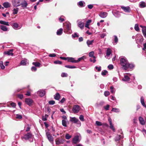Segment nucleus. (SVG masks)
Returning a JSON list of instances; mask_svg holds the SVG:
<instances>
[{
	"label": "nucleus",
	"mask_w": 146,
	"mask_h": 146,
	"mask_svg": "<svg viewBox=\"0 0 146 146\" xmlns=\"http://www.w3.org/2000/svg\"><path fill=\"white\" fill-rule=\"evenodd\" d=\"M139 120L140 123L141 124L144 125L145 124V121L143 117H139Z\"/></svg>",
	"instance_id": "21"
},
{
	"label": "nucleus",
	"mask_w": 146,
	"mask_h": 146,
	"mask_svg": "<svg viewBox=\"0 0 146 146\" xmlns=\"http://www.w3.org/2000/svg\"><path fill=\"white\" fill-rule=\"evenodd\" d=\"M32 64L33 65L35 66L36 67H39L40 64L38 62H33Z\"/></svg>",
	"instance_id": "32"
},
{
	"label": "nucleus",
	"mask_w": 146,
	"mask_h": 146,
	"mask_svg": "<svg viewBox=\"0 0 146 146\" xmlns=\"http://www.w3.org/2000/svg\"><path fill=\"white\" fill-rule=\"evenodd\" d=\"M13 49H11L8 51L7 52H4V53L6 54H7L9 56H13Z\"/></svg>",
	"instance_id": "17"
},
{
	"label": "nucleus",
	"mask_w": 146,
	"mask_h": 146,
	"mask_svg": "<svg viewBox=\"0 0 146 146\" xmlns=\"http://www.w3.org/2000/svg\"><path fill=\"white\" fill-rule=\"evenodd\" d=\"M111 53V50L110 49L108 48L107 50L106 54L107 56H109Z\"/></svg>",
	"instance_id": "33"
},
{
	"label": "nucleus",
	"mask_w": 146,
	"mask_h": 146,
	"mask_svg": "<svg viewBox=\"0 0 146 146\" xmlns=\"http://www.w3.org/2000/svg\"><path fill=\"white\" fill-rule=\"evenodd\" d=\"M108 68L110 70L112 69L113 68V66L112 64H110L108 66Z\"/></svg>",
	"instance_id": "54"
},
{
	"label": "nucleus",
	"mask_w": 146,
	"mask_h": 146,
	"mask_svg": "<svg viewBox=\"0 0 146 146\" xmlns=\"http://www.w3.org/2000/svg\"><path fill=\"white\" fill-rule=\"evenodd\" d=\"M10 105L11 106H12L13 107V108L15 107L16 106V104L14 102H11L10 103Z\"/></svg>",
	"instance_id": "62"
},
{
	"label": "nucleus",
	"mask_w": 146,
	"mask_h": 146,
	"mask_svg": "<svg viewBox=\"0 0 146 146\" xmlns=\"http://www.w3.org/2000/svg\"><path fill=\"white\" fill-rule=\"evenodd\" d=\"M108 14L106 12H102L100 13L99 15L101 18H104L107 17Z\"/></svg>",
	"instance_id": "14"
},
{
	"label": "nucleus",
	"mask_w": 146,
	"mask_h": 146,
	"mask_svg": "<svg viewBox=\"0 0 146 146\" xmlns=\"http://www.w3.org/2000/svg\"><path fill=\"white\" fill-rule=\"evenodd\" d=\"M28 5V3L25 0H22L20 6H21V7L23 8H25L27 7Z\"/></svg>",
	"instance_id": "9"
},
{
	"label": "nucleus",
	"mask_w": 146,
	"mask_h": 146,
	"mask_svg": "<svg viewBox=\"0 0 146 146\" xmlns=\"http://www.w3.org/2000/svg\"><path fill=\"white\" fill-rule=\"evenodd\" d=\"M121 9L123 11L126 12H130L131 11L130 8L129 7H125L124 6L121 7Z\"/></svg>",
	"instance_id": "11"
},
{
	"label": "nucleus",
	"mask_w": 146,
	"mask_h": 146,
	"mask_svg": "<svg viewBox=\"0 0 146 146\" xmlns=\"http://www.w3.org/2000/svg\"><path fill=\"white\" fill-rule=\"evenodd\" d=\"M54 63L55 64H61L62 62L59 60L56 61L54 62Z\"/></svg>",
	"instance_id": "56"
},
{
	"label": "nucleus",
	"mask_w": 146,
	"mask_h": 146,
	"mask_svg": "<svg viewBox=\"0 0 146 146\" xmlns=\"http://www.w3.org/2000/svg\"><path fill=\"white\" fill-rule=\"evenodd\" d=\"M72 36L74 38H75L76 37H78V36L76 33H75L74 34L72 35Z\"/></svg>",
	"instance_id": "63"
},
{
	"label": "nucleus",
	"mask_w": 146,
	"mask_h": 146,
	"mask_svg": "<svg viewBox=\"0 0 146 146\" xmlns=\"http://www.w3.org/2000/svg\"><path fill=\"white\" fill-rule=\"evenodd\" d=\"M67 60L69 62L73 63H76V62L74 58L72 57H67Z\"/></svg>",
	"instance_id": "18"
},
{
	"label": "nucleus",
	"mask_w": 146,
	"mask_h": 146,
	"mask_svg": "<svg viewBox=\"0 0 146 146\" xmlns=\"http://www.w3.org/2000/svg\"><path fill=\"white\" fill-rule=\"evenodd\" d=\"M16 118L17 119H21L22 118V117L21 115L17 114Z\"/></svg>",
	"instance_id": "59"
},
{
	"label": "nucleus",
	"mask_w": 146,
	"mask_h": 146,
	"mask_svg": "<svg viewBox=\"0 0 146 146\" xmlns=\"http://www.w3.org/2000/svg\"><path fill=\"white\" fill-rule=\"evenodd\" d=\"M22 0H12L11 3L12 5L14 7L20 6V4Z\"/></svg>",
	"instance_id": "2"
},
{
	"label": "nucleus",
	"mask_w": 146,
	"mask_h": 146,
	"mask_svg": "<svg viewBox=\"0 0 146 146\" xmlns=\"http://www.w3.org/2000/svg\"><path fill=\"white\" fill-rule=\"evenodd\" d=\"M135 40L137 42H142L143 40V36L140 34H137L136 36Z\"/></svg>",
	"instance_id": "5"
},
{
	"label": "nucleus",
	"mask_w": 146,
	"mask_h": 146,
	"mask_svg": "<svg viewBox=\"0 0 146 146\" xmlns=\"http://www.w3.org/2000/svg\"><path fill=\"white\" fill-rule=\"evenodd\" d=\"M130 78L127 75H125L124 77L122 79V80L124 81L128 82Z\"/></svg>",
	"instance_id": "19"
},
{
	"label": "nucleus",
	"mask_w": 146,
	"mask_h": 146,
	"mask_svg": "<svg viewBox=\"0 0 146 146\" xmlns=\"http://www.w3.org/2000/svg\"><path fill=\"white\" fill-rule=\"evenodd\" d=\"M94 40H88L86 42V43L89 47H90V45H92L93 43Z\"/></svg>",
	"instance_id": "22"
},
{
	"label": "nucleus",
	"mask_w": 146,
	"mask_h": 146,
	"mask_svg": "<svg viewBox=\"0 0 146 146\" xmlns=\"http://www.w3.org/2000/svg\"><path fill=\"white\" fill-rule=\"evenodd\" d=\"M95 68L98 71V72L100 71L101 70V66L98 67V66H96L95 67Z\"/></svg>",
	"instance_id": "58"
},
{
	"label": "nucleus",
	"mask_w": 146,
	"mask_h": 146,
	"mask_svg": "<svg viewBox=\"0 0 146 146\" xmlns=\"http://www.w3.org/2000/svg\"><path fill=\"white\" fill-rule=\"evenodd\" d=\"M119 59L120 64L125 70H127L128 68H132L134 67L133 64L129 62L125 57L121 56L120 57Z\"/></svg>",
	"instance_id": "1"
},
{
	"label": "nucleus",
	"mask_w": 146,
	"mask_h": 146,
	"mask_svg": "<svg viewBox=\"0 0 146 146\" xmlns=\"http://www.w3.org/2000/svg\"><path fill=\"white\" fill-rule=\"evenodd\" d=\"M55 103V102L54 100L50 101L48 102V103L49 104L51 105H54Z\"/></svg>",
	"instance_id": "50"
},
{
	"label": "nucleus",
	"mask_w": 146,
	"mask_h": 146,
	"mask_svg": "<svg viewBox=\"0 0 146 146\" xmlns=\"http://www.w3.org/2000/svg\"><path fill=\"white\" fill-rule=\"evenodd\" d=\"M0 23L2 25H5L7 26H9V23L8 22H6L4 21H0Z\"/></svg>",
	"instance_id": "26"
},
{
	"label": "nucleus",
	"mask_w": 146,
	"mask_h": 146,
	"mask_svg": "<svg viewBox=\"0 0 146 146\" xmlns=\"http://www.w3.org/2000/svg\"><path fill=\"white\" fill-rule=\"evenodd\" d=\"M61 76L62 77H66L67 76V74L65 73H62L61 74Z\"/></svg>",
	"instance_id": "51"
},
{
	"label": "nucleus",
	"mask_w": 146,
	"mask_h": 146,
	"mask_svg": "<svg viewBox=\"0 0 146 146\" xmlns=\"http://www.w3.org/2000/svg\"><path fill=\"white\" fill-rule=\"evenodd\" d=\"M78 24V26L81 29H82L84 27V23L81 21H80L79 20H78L77 21Z\"/></svg>",
	"instance_id": "10"
},
{
	"label": "nucleus",
	"mask_w": 146,
	"mask_h": 146,
	"mask_svg": "<svg viewBox=\"0 0 146 146\" xmlns=\"http://www.w3.org/2000/svg\"><path fill=\"white\" fill-rule=\"evenodd\" d=\"M48 116V115L47 114H45L44 116H43L42 117V120L43 121H46L47 120V118Z\"/></svg>",
	"instance_id": "34"
},
{
	"label": "nucleus",
	"mask_w": 146,
	"mask_h": 146,
	"mask_svg": "<svg viewBox=\"0 0 146 146\" xmlns=\"http://www.w3.org/2000/svg\"><path fill=\"white\" fill-rule=\"evenodd\" d=\"M3 5L5 8H8L11 7V4L8 2H6L4 3L3 4Z\"/></svg>",
	"instance_id": "16"
},
{
	"label": "nucleus",
	"mask_w": 146,
	"mask_h": 146,
	"mask_svg": "<svg viewBox=\"0 0 146 146\" xmlns=\"http://www.w3.org/2000/svg\"><path fill=\"white\" fill-rule=\"evenodd\" d=\"M110 128L112 129L113 131L115 132V129L114 128L113 125L112 124V123L111 124H110Z\"/></svg>",
	"instance_id": "44"
},
{
	"label": "nucleus",
	"mask_w": 146,
	"mask_h": 146,
	"mask_svg": "<svg viewBox=\"0 0 146 146\" xmlns=\"http://www.w3.org/2000/svg\"><path fill=\"white\" fill-rule=\"evenodd\" d=\"M32 136V134L31 132L28 133L27 134L25 135L22 138H24L25 140H28L31 138Z\"/></svg>",
	"instance_id": "7"
},
{
	"label": "nucleus",
	"mask_w": 146,
	"mask_h": 146,
	"mask_svg": "<svg viewBox=\"0 0 146 146\" xmlns=\"http://www.w3.org/2000/svg\"><path fill=\"white\" fill-rule=\"evenodd\" d=\"M60 95L58 93H57L54 96V98L55 100H58L60 99Z\"/></svg>",
	"instance_id": "31"
},
{
	"label": "nucleus",
	"mask_w": 146,
	"mask_h": 146,
	"mask_svg": "<svg viewBox=\"0 0 146 146\" xmlns=\"http://www.w3.org/2000/svg\"><path fill=\"white\" fill-rule=\"evenodd\" d=\"M80 110V108L78 105H74L72 108V111L74 113H78Z\"/></svg>",
	"instance_id": "4"
},
{
	"label": "nucleus",
	"mask_w": 146,
	"mask_h": 146,
	"mask_svg": "<svg viewBox=\"0 0 146 146\" xmlns=\"http://www.w3.org/2000/svg\"><path fill=\"white\" fill-rule=\"evenodd\" d=\"M79 119L82 121H84V116L82 115H80L79 117Z\"/></svg>",
	"instance_id": "52"
},
{
	"label": "nucleus",
	"mask_w": 146,
	"mask_h": 146,
	"mask_svg": "<svg viewBox=\"0 0 146 146\" xmlns=\"http://www.w3.org/2000/svg\"><path fill=\"white\" fill-rule=\"evenodd\" d=\"M135 29L137 31H138L139 30V28L138 26V25L137 24H136L135 26Z\"/></svg>",
	"instance_id": "40"
},
{
	"label": "nucleus",
	"mask_w": 146,
	"mask_h": 146,
	"mask_svg": "<svg viewBox=\"0 0 146 146\" xmlns=\"http://www.w3.org/2000/svg\"><path fill=\"white\" fill-rule=\"evenodd\" d=\"M46 135L49 141L51 143H52L53 142V138L51 135H50V132H47L46 133Z\"/></svg>",
	"instance_id": "6"
},
{
	"label": "nucleus",
	"mask_w": 146,
	"mask_h": 146,
	"mask_svg": "<svg viewBox=\"0 0 146 146\" xmlns=\"http://www.w3.org/2000/svg\"><path fill=\"white\" fill-rule=\"evenodd\" d=\"M70 121L74 123H77L79 125V126L81 125V123L79 120L75 117H70Z\"/></svg>",
	"instance_id": "3"
},
{
	"label": "nucleus",
	"mask_w": 146,
	"mask_h": 146,
	"mask_svg": "<svg viewBox=\"0 0 146 146\" xmlns=\"http://www.w3.org/2000/svg\"><path fill=\"white\" fill-rule=\"evenodd\" d=\"M71 137V135H69L68 134H67L65 135V138L66 139H70Z\"/></svg>",
	"instance_id": "46"
},
{
	"label": "nucleus",
	"mask_w": 146,
	"mask_h": 146,
	"mask_svg": "<svg viewBox=\"0 0 146 146\" xmlns=\"http://www.w3.org/2000/svg\"><path fill=\"white\" fill-rule=\"evenodd\" d=\"M38 94L41 97L43 96L45 94V92L44 90H40L37 92Z\"/></svg>",
	"instance_id": "15"
},
{
	"label": "nucleus",
	"mask_w": 146,
	"mask_h": 146,
	"mask_svg": "<svg viewBox=\"0 0 146 146\" xmlns=\"http://www.w3.org/2000/svg\"><path fill=\"white\" fill-rule=\"evenodd\" d=\"M72 141L74 143H76L79 142V136L78 135L75 136L72 139Z\"/></svg>",
	"instance_id": "12"
},
{
	"label": "nucleus",
	"mask_w": 146,
	"mask_h": 146,
	"mask_svg": "<svg viewBox=\"0 0 146 146\" xmlns=\"http://www.w3.org/2000/svg\"><path fill=\"white\" fill-rule=\"evenodd\" d=\"M142 32L144 36L146 37V29L144 30H142Z\"/></svg>",
	"instance_id": "60"
},
{
	"label": "nucleus",
	"mask_w": 146,
	"mask_h": 146,
	"mask_svg": "<svg viewBox=\"0 0 146 146\" xmlns=\"http://www.w3.org/2000/svg\"><path fill=\"white\" fill-rule=\"evenodd\" d=\"M19 10V9L18 7H16L14 8L13 10V14L14 15L17 14Z\"/></svg>",
	"instance_id": "25"
},
{
	"label": "nucleus",
	"mask_w": 146,
	"mask_h": 146,
	"mask_svg": "<svg viewBox=\"0 0 146 146\" xmlns=\"http://www.w3.org/2000/svg\"><path fill=\"white\" fill-rule=\"evenodd\" d=\"M111 111H114L116 112H119V110L118 109L113 108L111 110Z\"/></svg>",
	"instance_id": "43"
},
{
	"label": "nucleus",
	"mask_w": 146,
	"mask_h": 146,
	"mask_svg": "<svg viewBox=\"0 0 146 146\" xmlns=\"http://www.w3.org/2000/svg\"><path fill=\"white\" fill-rule=\"evenodd\" d=\"M31 70L33 71H36L37 69L34 66H33L31 67Z\"/></svg>",
	"instance_id": "61"
},
{
	"label": "nucleus",
	"mask_w": 146,
	"mask_h": 146,
	"mask_svg": "<svg viewBox=\"0 0 146 146\" xmlns=\"http://www.w3.org/2000/svg\"><path fill=\"white\" fill-rule=\"evenodd\" d=\"M143 50L145 51L146 49V43H144L143 44Z\"/></svg>",
	"instance_id": "64"
},
{
	"label": "nucleus",
	"mask_w": 146,
	"mask_h": 146,
	"mask_svg": "<svg viewBox=\"0 0 146 146\" xmlns=\"http://www.w3.org/2000/svg\"><path fill=\"white\" fill-rule=\"evenodd\" d=\"M93 58H94V60H93L92 58H91L90 59V61L91 62H93V63H95L96 61V57L95 56H94Z\"/></svg>",
	"instance_id": "53"
},
{
	"label": "nucleus",
	"mask_w": 146,
	"mask_h": 146,
	"mask_svg": "<svg viewBox=\"0 0 146 146\" xmlns=\"http://www.w3.org/2000/svg\"><path fill=\"white\" fill-rule=\"evenodd\" d=\"M104 94L105 96H107L110 95V93L109 91H106L104 92Z\"/></svg>",
	"instance_id": "48"
},
{
	"label": "nucleus",
	"mask_w": 146,
	"mask_h": 146,
	"mask_svg": "<svg viewBox=\"0 0 146 146\" xmlns=\"http://www.w3.org/2000/svg\"><path fill=\"white\" fill-rule=\"evenodd\" d=\"M0 29L1 30L4 31H8V28L6 26L1 25L0 26Z\"/></svg>",
	"instance_id": "20"
},
{
	"label": "nucleus",
	"mask_w": 146,
	"mask_h": 146,
	"mask_svg": "<svg viewBox=\"0 0 146 146\" xmlns=\"http://www.w3.org/2000/svg\"><path fill=\"white\" fill-rule=\"evenodd\" d=\"M65 67L68 68H76V67L74 66H70V65H66L65 66Z\"/></svg>",
	"instance_id": "36"
},
{
	"label": "nucleus",
	"mask_w": 146,
	"mask_h": 146,
	"mask_svg": "<svg viewBox=\"0 0 146 146\" xmlns=\"http://www.w3.org/2000/svg\"><path fill=\"white\" fill-rule=\"evenodd\" d=\"M18 97L20 99H22L23 98V95L22 94H18L17 95Z\"/></svg>",
	"instance_id": "55"
},
{
	"label": "nucleus",
	"mask_w": 146,
	"mask_h": 146,
	"mask_svg": "<svg viewBox=\"0 0 146 146\" xmlns=\"http://www.w3.org/2000/svg\"><path fill=\"white\" fill-rule=\"evenodd\" d=\"M62 124L64 126L67 127L66 122L65 120L64 119L62 120Z\"/></svg>",
	"instance_id": "35"
},
{
	"label": "nucleus",
	"mask_w": 146,
	"mask_h": 146,
	"mask_svg": "<svg viewBox=\"0 0 146 146\" xmlns=\"http://www.w3.org/2000/svg\"><path fill=\"white\" fill-rule=\"evenodd\" d=\"M115 43L116 44L118 42V39L116 36H114Z\"/></svg>",
	"instance_id": "49"
},
{
	"label": "nucleus",
	"mask_w": 146,
	"mask_h": 146,
	"mask_svg": "<svg viewBox=\"0 0 146 146\" xmlns=\"http://www.w3.org/2000/svg\"><path fill=\"white\" fill-rule=\"evenodd\" d=\"M25 102L29 106H31L32 104L33 103V100L29 98H26L25 100Z\"/></svg>",
	"instance_id": "8"
},
{
	"label": "nucleus",
	"mask_w": 146,
	"mask_h": 146,
	"mask_svg": "<svg viewBox=\"0 0 146 146\" xmlns=\"http://www.w3.org/2000/svg\"><path fill=\"white\" fill-rule=\"evenodd\" d=\"M0 66L1 69H4L5 68V66H4L2 61L0 62Z\"/></svg>",
	"instance_id": "42"
},
{
	"label": "nucleus",
	"mask_w": 146,
	"mask_h": 146,
	"mask_svg": "<svg viewBox=\"0 0 146 146\" xmlns=\"http://www.w3.org/2000/svg\"><path fill=\"white\" fill-rule=\"evenodd\" d=\"M77 5L80 7H82L85 6V3L84 1H80L78 3Z\"/></svg>",
	"instance_id": "13"
},
{
	"label": "nucleus",
	"mask_w": 146,
	"mask_h": 146,
	"mask_svg": "<svg viewBox=\"0 0 146 146\" xmlns=\"http://www.w3.org/2000/svg\"><path fill=\"white\" fill-rule=\"evenodd\" d=\"M110 106L109 105H107L106 106L104 107V108L105 110H108L109 109Z\"/></svg>",
	"instance_id": "57"
},
{
	"label": "nucleus",
	"mask_w": 146,
	"mask_h": 146,
	"mask_svg": "<svg viewBox=\"0 0 146 146\" xmlns=\"http://www.w3.org/2000/svg\"><path fill=\"white\" fill-rule=\"evenodd\" d=\"M62 31L63 29L62 28H60L58 30L56 33V34L57 35H61L62 33Z\"/></svg>",
	"instance_id": "29"
},
{
	"label": "nucleus",
	"mask_w": 146,
	"mask_h": 146,
	"mask_svg": "<svg viewBox=\"0 0 146 146\" xmlns=\"http://www.w3.org/2000/svg\"><path fill=\"white\" fill-rule=\"evenodd\" d=\"M94 52L93 51H91L90 52L89 54V55L90 57H92L94 58Z\"/></svg>",
	"instance_id": "39"
},
{
	"label": "nucleus",
	"mask_w": 146,
	"mask_h": 146,
	"mask_svg": "<svg viewBox=\"0 0 146 146\" xmlns=\"http://www.w3.org/2000/svg\"><path fill=\"white\" fill-rule=\"evenodd\" d=\"M66 27L68 31H70L71 28V24L69 22L66 24Z\"/></svg>",
	"instance_id": "28"
},
{
	"label": "nucleus",
	"mask_w": 146,
	"mask_h": 146,
	"mask_svg": "<svg viewBox=\"0 0 146 146\" xmlns=\"http://www.w3.org/2000/svg\"><path fill=\"white\" fill-rule=\"evenodd\" d=\"M56 144L58 145L62 143V140H60L59 139H57L55 140Z\"/></svg>",
	"instance_id": "30"
},
{
	"label": "nucleus",
	"mask_w": 146,
	"mask_h": 146,
	"mask_svg": "<svg viewBox=\"0 0 146 146\" xmlns=\"http://www.w3.org/2000/svg\"><path fill=\"white\" fill-rule=\"evenodd\" d=\"M92 20L90 19L88 20L86 22L85 25V27L88 28V29H89V25H90V23L91 22Z\"/></svg>",
	"instance_id": "24"
},
{
	"label": "nucleus",
	"mask_w": 146,
	"mask_h": 146,
	"mask_svg": "<svg viewBox=\"0 0 146 146\" xmlns=\"http://www.w3.org/2000/svg\"><path fill=\"white\" fill-rule=\"evenodd\" d=\"M110 92L111 93H114L115 92V90L113 86H111L110 87Z\"/></svg>",
	"instance_id": "38"
},
{
	"label": "nucleus",
	"mask_w": 146,
	"mask_h": 146,
	"mask_svg": "<svg viewBox=\"0 0 146 146\" xmlns=\"http://www.w3.org/2000/svg\"><path fill=\"white\" fill-rule=\"evenodd\" d=\"M26 61L25 60H22L20 62V64L21 65H26Z\"/></svg>",
	"instance_id": "41"
},
{
	"label": "nucleus",
	"mask_w": 146,
	"mask_h": 146,
	"mask_svg": "<svg viewBox=\"0 0 146 146\" xmlns=\"http://www.w3.org/2000/svg\"><path fill=\"white\" fill-rule=\"evenodd\" d=\"M141 102L142 105L146 108V105L144 103V98L143 96L141 97Z\"/></svg>",
	"instance_id": "27"
},
{
	"label": "nucleus",
	"mask_w": 146,
	"mask_h": 146,
	"mask_svg": "<svg viewBox=\"0 0 146 146\" xmlns=\"http://www.w3.org/2000/svg\"><path fill=\"white\" fill-rule=\"evenodd\" d=\"M13 28L15 29L17 28L18 27V24L17 23H13Z\"/></svg>",
	"instance_id": "37"
},
{
	"label": "nucleus",
	"mask_w": 146,
	"mask_h": 146,
	"mask_svg": "<svg viewBox=\"0 0 146 146\" xmlns=\"http://www.w3.org/2000/svg\"><path fill=\"white\" fill-rule=\"evenodd\" d=\"M96 124L98 126H101L102 125V124L101 122L98 121H96Z\"/></svg>",
	"instance_id": "47"
},
{
	"label": "nucleus",
	"mask_w": 146,
	"mask_h": 146,
	"mask_svg": "<svg viewBox=\"0 0 146 146\" xmlns=\"http://www.w3.org/2000/svg\"><path fill=\"white\" fill-rule=\"evenodd\" d=\"M107 73L108 72L107 70H104L102 72L101 74L102 75L104 76L106 75Z\"/></svg>",
	"instance_id": "45"
},
{
	"label": "nucleus",
	"mask_w": 146,
	"mask_h": 146,
	"mask_svg": "<svg viewBox=\"0 0 146 146\" xmlns=\"http://www.w3.org/2000/svg\"><path fill=\"white\" fill-rule=\"evenodd\" d=\"M139 5L141 8H144L146 7V3L142 1L140 3Z\"/></svg>",
	"instance_id": "23"
}]
</instances>
